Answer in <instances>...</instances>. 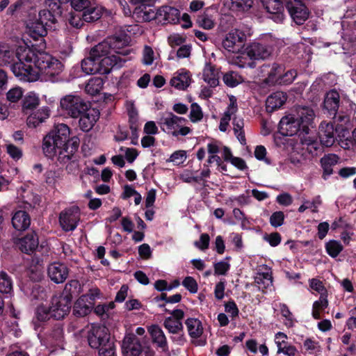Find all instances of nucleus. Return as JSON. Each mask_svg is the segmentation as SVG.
I'll use <instances>...</instances> for the list:
<instances>
[{"label": "nucleus", "mask_w": 356, "mask_h": 356, "mask_svg": "<svg viewBox=\"0 0 356 356\" xmlns=\"http://www.w3.org/2000/svg\"><path fill=\"white\" fill-rule=\"evenodd\" d=\"M23 95V91L21 88L15 87L8 90L6 94L7 99L10 102H18Z\"/></svg>", "instance_id": "nucleus-54"}, {"label": "nucleus", "mask_w": 356, "mask_h": 356, "mask_svg": "<svg viewBox=\"0 0 356 356\" xmlns=\"http://www.w3.org/2000/svg\"><path fill=\"white\" fill-rule=\"evenodd\" d=\"M70 134L67 124H55L43 138L42 147L45 156L50 159L56 156L60 163H67L79 146V138L77 136L70 138Z\"/></svg>", "instance_id": "nucleus-1"}, {"label": "nucleus", "mask_w": 356, "mask_h": 356, "mask_svg": "<svg viewBox=\"0 0 356 356\" xmlns=\"http://www.w3.org/2000/svg\"><path fill=\"white\" fill-rule=\"evenodd\" d=\"M39 98L33 92H29L27 94L23 102V109L24 110H32L35 108L39 104Z\"/></svg>", "instance_id": "nucleus-44"}, {"label": "nucleus", "mask_w": 356, "mask_h": 356, "mask_svg": "<svg viewBox=\"0 0 356 356\" xmlns=\"http://www.w3.org/2000/svg\"><path fill=\"white\" fill-rule=\"evenodd\" d=\"M61 179V173L59 171L49 170L46 173V183L51 186L55 187Z\"/></svg>", "instance_id": "nucleus-51"}, {"label": "nucleus", "mask_w": 356, "mask_h": 356, "mask_svg": "<svg viewBox=\"0 0 356 356\" xmlns=\"http://www.w3.org/2000/svg\"><path fill=\"white\" fill-rule=\"evenodd\" d=\"M70 3L76 11L82 12V17L86 22L96 21L102 16V8L89 0H71Z\"/></svg>", "instance_id": "nucleus-9"}, {"label": "nucleus", "mask_w": 356, "mask_h": 356, "mask_svg": "<svg viewBox=\"0 0 356 356\" xmlns=\"http://www.w3.org/2000/svg\"><path fill=\"white\" fill-rule=\"evenodd\" d=\"M137 15L139 18L146 22L151 21L157 16L152 8L146 7H145L144 9L139 8L137 11Z\"/></svg>", "instance_id": "nucleus-49"}, {"label": "nucleus", "mask_w": 356, "mask_h": 356, "mask_svg": "<svg viewBox=\"0 0 356 356\" xmlns=\"http://www.w3.org/2000/svg\"><path fill=\"white\" fill-rule=\"evenodd\" d=\"M103 81L101 78L90 79L86 86V90L90 95L98 93L102 88Z\"/></svg>", "instance_id": "nucleus-43"}, {"label": "nucleus", "mask_w": 356, "mask_h": 356, "mask_svg": "<svg viewBox=\"0 0 356 356\" xmlns=\"http://www.w3.org/2000/svg\"><path fill=\"white\" fill-rule=\"evenodd\" d=\"M122 349L124 356H138L141 353L142 346L134 334L128 333L122 341Z\"/></svg>", "instance_id": "nucleus-16"}, {"label": "nucleus", "mask_w": 356, "mask_h": 356, "mask_svg": "<svg viewBox=\"0 0 356 356\" xmlns=\"http://www.w3.org/2000/svg\"><path fill=\"white\" fill-rule=\"evenodd\" d=\"M165 312H169L171 316L166 318L164 321L163 325L170 333L178 334L183 330L181 320L184 317V312L181 309H175L169 312L167 309Z\"/></svg>", "instance_id": "nucleus-14"}, {"label": "nucleus", "mask_w": 356, "mask_h": 356, "mask_svg": "<svg viewBox=\"0 0 356 356\" xmlns=\"http://www.w3.org/2000/svg\"><path fill=\"white\" fill-rule=\"evenodd\" d=\"M282 71V66L277 64H273L266 78V82L269 84H280V77H282L281 74Z\"/></svg>", "instance_id": "nucleus-41"}, {"label": "nucleus", "mask_w": 356, "mask_h": 356, "mask_svg": "<svg viewBox=\"0 0 356 356\" xmlns=\"http://www.w3.org/2000/svg\"><path fill=\"white\" fill-rule=\"evenodd\" d=\"M100 68V74H108L113 67H121L125 63L126 60L121 56L111 54L103 57L99 60Z\"/></svg>", "instance_id": "nucleus-21"}, {"label": "nucleus", "mask_w": 356, "mask_h": 356, "mask_svg": "<svg viewBox=\"0 0 356 356\" xmlns=\"http://www.w3.org/2000/svg\"><path fill=\"white\" fill-rule=\"evenodd\" d=\"M90 54L99 60L102 57L111 54V44L108 40L102 42L94 47L90 50Z\"/></svg>", "instance_id": "nucleus-38"}, {"label": "nucleus", "mask_w": 356, "mask_h": 356, "mask_svg": "<svg viewBox=\"0 0 356 356\" xmlns=\"http://www.w3.org/2000/svg\"><path fill=\"white\" fill-rule=\"evenodd\" d=\"M254 281L259 289H264L268 288L273 283L271 272L270 270H267L266 272L258 273L254 278Z\"/></svg>", "instance_id": "nucleus-40"}, {"label": "nucleus", "mask_w": 356, "mask_h": 356, "mask_svg": "<svg viewBox=\"0 0 356 356\" xmlns=\"http://www.w3.org/2000/svg\"><path fill=\"white\" fill-rule=\"evenodd\" d=\"M79 124L83 131H89L95 126L99 118V112L97 109L91 108L90 106L79 116Z\"/></svg>", "instance_id": "nucleus-18"}, {"label": "nucleus", "mask_w": 356, "mask_h": 356, "mask_svg": "<svg viewBox=\"0 0 356 356\" xmlns=\"http://www.w3.org/2000/svg\"><path fill=\"white\" fill-rule=\"evenodd\" d=\"M237 56L232 58V63L241 68L250 67L254 68L255 63L251 60L247 54V47L245 49L241 51L240 53L236 54Z\"/></svg>", "instance_id": "nucleus-37"}, {"label": "nucleus", "mask_w": 356, "mask_h": 356, "mask_svg": "<svg viewBox=\"0 0 356 356\" xmlns=\"http://www.w3.org/2000/svg\"><path fill=\"white\" fill-rule=\"evenodd\" d=\"M273 51L270 46L259 42H252L247 47V54L251 60H265Z\"/></svg>", "instance_id": "nucleus-15"}, {"label": "nucleus", "mask_w": 356, "mask_h": 356, "mask_svg": "<svg viewBox=\"0 0 356 356\" xmlns=\"http://www.w3.org/2000/svg\"><path fill=\"white\" fill-rule=\"evenodd\" d=\"M297 353V349L293 346L288 345L287 343L281 346H279V348H277V353H283L288 356H296Z\"/></svg>", "instance_id": "nucleus-61"}, {"label": "nucleus", "mask_w": 356, "mask_h": 356, "mask_svg": "<svg viewBox=\"0 0 356 356\" xmlns=\"http://www.w3.org/2000/svg\"><path fill=\"white\" fill-rule=\"evenodd\" d=\"M245 34L239 29H234L226 34L222 41V47L229 53L238 54L244 49Z\"/></svg>", "instance_id": "nucleus-10"}, {"label": "nucleus", "mask_w": 356, "mask_h": 356, "mask_svg": "<svg viewBox=\"0 0 356 356\" xmlns=\"http://www.w3.org/2000/svg\"><path fill=\"white\" fill-rule=\"evenodd\" d=\"M313 289L316 291L320 298L318 300L314 302V306L321 309H325L328 305L327 299V292L322 282L319 280L313 279Z\"/></svg>", "instance_id": "nucleus-31"}, {"label": "nucleus", "mask_w": 356, "mask_h": 356, "mask_svg": "<svg viewBox=\"0 0 356 356\" xmlns=\"http://www.w3.org/2000/svg\"><path fill=\"white\" fill-rule=\"evenodd\" d=\"M318 138L323 146H332L337 138L335 136V128L330 122H322L318 127Z\"/></svg>", "instance_id": "nucleus-17"}, {"label": "nucleus", "mask_w": 356, "mask_h": 356, "mask_svg": "<svg viewBox=\"0 0 356 356\" xmlns=\"http://www.w3.org/2000/svg\"><path fill=\"white\" fill-rule=\"evenodd\" d=\"M13 291V282L4 271L0 272V293H10Z\"/></svg>", "instance_id": "nucleus-42"}, {"label": "nucleus", "mask_w": 356, "mask_h": 356, "mask_svg": "<svg viewBox=\"0 0 356 356\" xmlns=\"http://www.w3.org/2000/svg\"><path fill=\"white\" fill-rule=\"evenodd\" d=\"M68 268L59 262H54L49 265L47 274L51 281L56 284L63 283L68 276Z\"/></svg>", "instance_id": "nucleus-20"}, {"label": "nucleus", "mask_w": 356, "mask_h": 356, "mask_svg": "<svg viewBox=\"0 0 356 356\" xmlns=\"http://www.w3.org/2000/svg\"><path fill=\"white\" fill-rule=\"evenodd\" d=\"M7 153L15 160H19L22 156V151L13 144L6 145Z\"/></svg>", "instance_id": "nucleus-60"}, {"label": "nucleus", "mask_w": 356, "mask_h": 356, "mask_svg": "<svg viewBox=\"0 0 356 356\" xmlns=\"http://www.w3.org/2000/svg\"><path fill=\"white\" fill-rule=\"evenodd\" d=\"M154 60V52L149 46H145L143 51L142 62L144 65H150Z\"/></svg>", "instance_id": "nucleus-53"}, {"label": "nucleus", "mask_w": 356, "mask_h": 356, "mask_svg": "<svg viewBox=\"0 0 356 356\" xmlns=\"http://www.w3.org/2000/svg\"><path fill=\"white\" fill-rule=\"evenodd\" d=\"M223 4L233 11H247L253 4V0H223Z\"/></svg>", "instance_id": "nucleus-33"}, {"label": "nucleus", "mask_w": 356, "mask_h": 356, "mask_svg": "<svg viewBox=\"0 0 356 356\" xmlns=\"http://www.w3.org/2000/svg\"><path fill=\"white\" fill-rule=\"evenodd\" d=\"M17 245L22 252L29 254L38 248V238L36 234L33 232L20 238Z\"/></svg>", "instance_id": "nucleus-24"}, {"label": "nucleus", "mask_w": 356, "mask_h": 356, "mask_svg": "<svg viewBox=\"0 0 356 356\" xmlns=\"http://www.w3.org/2000/svg\"><path fill=\"white\" fill-rule=\"evenodd\" d=\"M186 121L184 118L169 113L161 117L159 123L163 131L177 137L178 136H186L191 132V129L185 126Z\"/></svg>", "instance_id": "nucleus-4"}, {"label": "nucleus", "mask_w": 356, "mask_h": 356, "mask_svg": "<svg viewBox=\"0 0 356 356\" xmlns=\"http://www.w3.org/2000/svg\"><path fill=\"white\" fill-rule=\"evenodd\" d=\"M191 83V76L189 72L181 69L175 72L170 79V85L177 90H185Z\"/></svg>", "instance_id": "nucleus-23"}, {"label": "nucleus", "mask_w": 356, "mask_h": 356, "mask_svg": "<svg viewBox=\"0 0 356 356\" xmlns=\"http://www.w3.org/2000/svg\"><path fill=\"white\" fill-rule=\"evenodd\" d=\"M157 17L168 23H177L179 20V10L171 6H162L156 12Z\"/></svg>", "instance_id": "nucleus-25"}, {"label": "nucleus", "mask_w": 356, "mask_h": 356, "mask_svg": "<svg viewBox=\"0 0 356 356\" xmlns=\"http://www.w3.org/2000/svg\"><path fill=\"white\" fill-rule=\"evenodd\" d=\"M76 282L72 281L65 285L63 295L55 296L52 298L50 306L52 318L60 320L69 313L72 296L71 294L67 293V291H70L73 285L76 286Z\"/></svg>", "instance_id": "nucleus-5"}, {"label": "nucleus", "mask_w": 356, "mask_h": 356, "mask_svg": "<svg viewBox=\"0 0 356 356\" xmlns=\"http://www.w3.org/2000/svg\"><path fill=\"white\" fill-rule=\"evenodd\" d=\"M286 7L293 21L298 24H302L308 17L309 12L305 5L300 0H285Z\"/></svg>", "instance_id": "nucleus-13"}, {"label": "nucleus", "mask_w": 356, "mask_h": 356, "mask_svg": "<svg viewBox=\"0 0 356 356\" xmlns=\"http://www.w3.org/2000/svg\"><path fill=\"white\" fill-rule=\"evenodd\" d=\"M327 254L332 257H336L342 251L343 246L340 242L337 241H330L325 245Z\"/></svg>", "instance_id": "nucleus-47"}, {"label": "nucleus", "mask_w": 356, "mask_h": 356, "mask_svg": "<svg viewBox=\"0 0 356 356\" xmlns=\"http://www.w3.org/2000/svg\"><path fill=\"white\" fill-rule=\"evenodd\" d=\"M186 325L188 334L193 339L199 338L203 333L202 324L197 318H188L186 321Z\"/></svg>", "instance_id": "nucleus-36"}, {"label": "nucleus", "mask_w": 356, "mask_h": 356, "mask_svg": "<svg viewBox=\"0 0 356 356\" xmlns=\"http://www.w3.org/2000/svg\"><path fill=\"white\" fill-rule=\"evenodd\" d=\"M280 310L282 316L285 318L284 321L285 325L289 327H292L294 323L293 315L287 306L285 305H280Z\"/></svg>", "instance_id": "nucleus-55"}, {"label": "nucleus", "mask_w": 356, "mask_h": 356, "mask_svg": "<svg viewBox=\"0 0 356 356\" xmlns=\"http://www.w3.org/2000/svg\"><path fill=\"white\" fill-rule=\"evenodd\" d=\"M108 42L111 44V50H113V51L116 54L115 55L119 56H125L127 55V51H120V48L124 44V42L122 41L118 37H114L108 40Z\"/></svg>", "instance_id": "nucleus-46"}, {"label": "nucleus", "mask_w": 356, "mask_h": 356, "mask_svg": "<svg viewBox=\"0 0 356 356\" xmlns=\"http://www.w3.org/2000/svg\"><path fill=\"white\" fill-rule=\"evenodd\" d=\"M36 67L38 76L41 74L50 78L58 75L63 70L60 60L44 53H40L37 56Z\"/></svg>", "instance_id": "nucleus-6"}, {"label": "nucleus", "mask_w": 356, "mask_h": 356, "mask_svg": "<svg viewBox=\"0 0 356 356\" xmlns=\"http://www.w3.org/2000/svg\"><path fill=\"white\" fill-rule=\"evenodd\" d=\"M284 220V215L282 211L274 212L270 218V223L274 227L281 226Z\"/></svg>", "instance_id": "nucleus-57"}, {"label": "nucleus", "mask_w": 356, "mask_h": 356, "mask_svg": "<svg viewBox=\"0 0 356 356\" xmlns=\"http://www.w3.org/2000/svg\"><path fill=\"white\" fill-rule=\"evenodd\" d=\"M88 341L92 348H99L112 341L108 330L105 326L92 325L88 332Z\"/></svg>", "instance_id": "nucleus-11"}, {"label": "nucleus", "mask_w": 356, "mask_h": 356, "mask_svg": "<svg viewBox=\"0 0 356 356\" xmlns=\"http://www.w3.org/2000/svg\"><path fill=\"white\" fill-rule=\"evenodd\" d=\"M31 223L29 215L24 211H17L12 218L13 227L19 231L25 230Z\"/></svg>", "instance_id": "nucleus-29"}, {"label": "nucleus", "mask_w": 356, "mask_h": 356, "mask_svg": "<svg viewBox=\"0 0 356 356\" xmlns=\"http://www.w3.org/2000/svg\"><path fill=\"white\" fill-rule=\"evenodd\" d=\"M186 159V152L184 150H178L172 154L170 157V161L175 162L178 164L183 163Z\"/></svg>", "instance_id": "nucleus-64"}, {"label": "nucleus", "mask_w": 356, "mask_h": 356, "mask_svg": "<svg viewBox=\"0 0 356 356\" xmlns=\"http://www.w3.org/2000/svg\"><path fill=\"white\" fill-rule=\"evenodd\" d=\"M222 81L227 86L234 88L241 83L243 79L238 72L229 71L223 74Z\"/></svg>", "instance_id": "nucleus-39"}, {"label": "nucleus", "mask_w": 356, "mask_h": 356, "mask_svg": "<svg viewBox=\"0 0 356 356\" xmlns=\"http://www.w3.org/2000/svg\"><path fill=\"white\" fill-rule=\"evenodd\" d=\"M339 156L335 154H328L321 159V167L323 170V177L329 176L332 173V166L338 163Z\"/></svg>", "instance_id": "nucleus-35"}, {"label": "nucleus", "mask_w": 356, "mask_h": 356, "mask_svg": "<svg viewBox=\"0 0 356 356\" xmlns=\"http://www.w3.org/2000/svg\"><path fill=\"white\" fill-rule=\"evenodd\" d=\"M230 265L229 263L222 261L214 265V272L217 275H225L229 270Z\"/></svg>", "instance_id": "nucleus-63"}, {"label": "nucleus", "mask_w": 356, "mask_h": 356, "mask_svg": "<svg viewBox=\"0 0 356 356\" xmlns=\"http://www.w3.org/2000/svg\"><path fill=\"white\" fill-rule=\"evenodd\" d=\"M210 238L208 234H202L200 241H195L194 245L197 248L205 250L209 248Z\"/></svg>", "instance_id": "nucleus-62"}, {"label": "nucleus", "mask_w": 356, "mask_h": 356, "mask_svg": "<svg viewBox=\"0 0 356 356\" xmlns=\"http://www.w3.org/2000/svg\"><path fill=\"white\" fill-rule=\"evenodd\" d=\"M99 356H116L115 346L113 341L106 343V345L99 348Z\"/></svg>", "instance_id": "nucleus-50"}, {"label": "nucleus", "mask_w": 356, "mask_h": 356, "mask_svg": "<svg viewBox=\"0 0 356 356\" xmlns=\"http://www.w3.org/2000/svg\"><path fill=\"white\" fill-rule=\"evenodd\" d=\"M80 220V213L78 207H71L61 211L59 216V223L65 232L76 229Z\"/></svg>", "instance_id": "nucleus-12"}, {"label": "nucleus", "mask_w": 356, "mask_h": 356, "mask_svg": "<svg viewBox=\"0 0 356 356\" xmlns=\"http://www.w3.org/2000/svg\"><path fill=\"white\" fill-rule=\"evenodd\" d=\"M49 117V110L47 107H42L31 113L26 120L27 126L35 128Z\"/></svg>", "instance_id": "nucleus-28"}, {"label": "nucleus", "mask_w": 356, "mask_h": 356, "mask_svg": "<svg viewBox=\"0 0 356 356\" xmlns=\"http://www.w3.org/2000/svg\"><path fill=\"white\" fill-rule=\"evenodd\" d=\"M61 108L71 118H77L90 106L82 97L75 95H68L60 99Z\"/></svg>", "instance_id": "nucleus-7"}, {"label": "nucleus", "mask_w": 356, "mask_h": 356, "mask_svg": "<svg viewBox=\"0 0 356 356\" xmlns=\"http://www.w3.org/2000/svg\"><path fill=\"white\" fill-rule=\"evenodd\" d=\"M0 56L4 64H13L17 61L16 52L8 49L4 45L0 46Z\"/></svg>", "instance_id": "nucleus-45"}, {"label": "nucleus", "mask_w": 356, "mask_h": 356, "mask_svg": "<svg viewBox=\"0 0 356 356\" xmlns=\"http://www.w3.org/2000/svg\"><path fill=\"white\" fill-rule=\"evenodd\" d=\"M219 72L211 64H207L203 70V79L211 87H216L219 83Z\"/></svg>", "instance_id": "nucleus-30"}, {"label": "nucleus", "mask_w": 356, "mask_h": 356, "mask_svg": "<svg viewBox=\"0 0 356 356\" xmlns=\"http://www.w3.org/2000/svg\"><path fill=\"white\" fill-rule=\"evenodd\" d=\"M189 117L193 122H197L202 119L203 113L197 104L193 103L191 104Z\"/></svg>", "instance_id": "nucleus-52"}, {"label": "nucleus", "mask_w": 356, "mask_h": 356, "mask_svg": "<svg viewBox=\"0 0 356 356\" xmlns=\"http://www.w3.org/2000/svg\"><path fill=\"white\" fill-rule=\"evenodd\" d=\"M298 117L291 115L284 116L279 123V131L283 136L298 135L302 145H312V108L302 106L297 109Z\"/></svg>", "instance_id": "nucleus-2"}, {"label": "nucleus", "mask_w": 356, "mask_h": 356, "mask_svg": "<svg viewBox=\"0 0 356 356\" xmlns=\"http://www.w3.org/2000/svg\"><path fill=\"white\" fill-rule=\"evenodd\" d=\"M92 302L88 301L87 296H81L74 303L73 313L76 316L83 317L90 313Z\"/></svg>", "instance_id": "nucleus-26"}, {"label": "nucleus", "mask_w": 356, "mask_h": 356, "mask_svg": "<svg viewBox=\"0 0 356 356\" xmlns=\"http://www.w3.org/2000/svg\"><path fill=\"white\" fill-rule=\"evenodd\" d=\"M69 23L76 29L81 28L86 22L82 17V14L71 13L69 18Z\"/></svg>", "instance_id": "nucleus-59"}, {"label": "nucleus", "mask_w": 356, "mask_h": 356, "mask_svg": "<svg viewBox=\"0 0 356 356\" xmlns=\"http://www.w3.org/2000/svg\"><path fill=\"white\" fill-rule=\"evenodd\" d=\"M51 307H45L44 305L39 306L35 312V317L39 321H45L52 317Z\"/></svg>", "instance_id": "nucleus-48"}, {"label": "nucleus", "mask_w": 356, "mask_h": 356, "mask_svg": "<svg viewBox=\"0 0 356 356\" xmlns=\"http://www.w3.org/2000/svg\"><path fill=\"white\" fill-rule=\"evenodd\" d=\"M183 286L191 293H195L197 291L198 286L195 280L192 277H186L182 282Z\"/></svg>", "instance_id": "nucleus-58"}, {"label": "nucleus", "mask_w": 356, "mask_h": 356, "mask_svg": "<svg viewBox=\"0 0 356 356\" xmlns=\"http://www.w3.org/2000/svg\"><path fill=\"white\" fill-rule=\"evenodd\" d=\"M81 68L84 72L88 74H100V68L99 59L92 56L90 54V56L83 59L81 62Z\"/></svg>", "instance_id": "nucleus-32"}, {"label": "nucleus", "mask_w": 356, "mask_h": 356, "mask_svg": "<svg viewBox=\"0 0 356 356\" xmlns=\"http://www.w3.org/2000/svg\"><path fill=\"white\" fill-rule=\"evenodd\" d=\"M286 101V95L284 92L277 91L268 97L266 101V110L273 112L280 108Z\"/></svg>", "instance_id": "nucleus-27"}, {"label": "nucleus", "mask_w": 356, "mask_h": 356, "mask_svg": "<svg viewBox=\"0 0 356 356\" xmlns=\"http://www.w3.org/2000/svg\"><path fill=\"white\" fill-rule=\"evenodd\" d=\"M53 17L50 10H43L39 13V19H30L26 24L28 32L31 37L37 40L40 37L47 35V26Z\"/></svg>", "instance_id": "nucleus-8"}, {"label": "nucleus", "mask_w": 356, "mask_h": 356, "mask_svg": "<svg viewBox=\"0 0 356 356\" xmlns=\"http://www.w3.org/2000/svg\"><path fill=\"white\" fill-rule=\"evenodd\" d=\"M197 23L204 29H211L215 25L214 21L207 15H200L197 18Z\"/></svg>", "instance_id": "nucleus-56"}, {"label": "nucleus", "mask_w": 356, "mask_h": 356, "mask_svg": "<svg viewBox=\"0 0 356 356\" xmlns=\"http://www.w3.org/2000/svg\"><path fill=\"white\" fill-rule=\"evenodd\" d=\"M266 11L272 15L271 18L276 22H281L284 19V3L285 0H261Z\"/></svg>", "instance_id": "nucleus-19"}, {"label": "nucleus", "mask_w": 356, "mask_h": 356, "mask_svg": "<svg viewBox=\"0 0 356 356\" xmlns=\"http://www.w3.org/2000/svg\"><path fill=\"white\" fill-rule=\"evenodd\" d=\"M340 95L335 90L328 92L324 99L323 109L329 116L335 115L339 107Z\"/></svg>", "instance_id": "nucleus-22"}, {"label": "nucleus", "mask_w": 356, "mask_h": 356, "mask_svg": "<svg viewBox=\"0 0 356 356\" xmlns=\"http://www.w3.org/2000/svg\"><path fill=\"white\" fill-rule=\"evenodd\" d=\"M17 61L10 65L13 74L19 80L33 82L38 79V70L33 51L29 47L19 46L16 49Z\"/></svg>", "instance_id": "nucleus-3"}, {"label": "nucleus", "mask_w": 356, "mask_h": 356, "mask_svg": "<svg viewBox=\"0 0 356 356\" xmlns=\"http://www.w3.org/2000/svg\"><path fill=\"white\" fill-rule=\"evenodd\" d=\"M148 331L152 337V341L158 345V346L165 348L167 346V340L163 331L157 325L150 326Z\"/></svg>", "instance_id": "nucleus-34"}]
</instances>
